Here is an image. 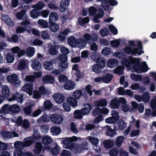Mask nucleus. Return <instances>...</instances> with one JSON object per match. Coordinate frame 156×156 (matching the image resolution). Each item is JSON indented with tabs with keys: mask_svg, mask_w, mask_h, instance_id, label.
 Masks as SVG:
<instances>
[{
	"mask_svg": "<svg viewBox=\"0 0 156 156\" xmlns=\"http://www.w3.org/2000/svg\"><path fill=\"white\" fill-rule=\"evenodd\" d=\"M122 65L128 68L132 66V68L137 73H141L147 72L148 70L146 62H144L142 64H145L146 67H144L141 64L139 58H133L129 56L128 58L125 57L122 58L121 61Z\"/></svg>",
	"mask_w": 156,
	"mask_h": 156,
	"instance_id": "nucleus-1",
	"label": "nucleus"
},
{
	"mask_svg": "<svg viewBox=\"0 0 156 156\" xmlns=\"http://www.w3.org/2000/svg\"><path fill=\"white\" fill-rule=\"evenodd\" d=\"M84 107L80 110H76L74 112V118L80 119L83 118V115H86L88 114L93 108V105L89 103L84 105Z\"/></svg>",
	"mask_w": 156,
	"mask_h": 156,
	"instance_id": "nucleus-2",
	"label": "nucleus"
},
{
	"mask_svg": "<svg viewBox=\"0 0 156 156\" xmlns=\"http://www.w3.org/2000/svg\"><path fill=\"white\" fill-rule=\"evenodd\" d=\"M60 62L58 63L59 68L62 71H65L68 67V63L67 62L68 57L66 55L60 54L58 56Z\"/></svg>",
	"mask_w": 156,
	"mask_h": 156,
	"instance_id": "nucleus-3",
	"label": "nucleus"
},
{
	"mask_svg": "<svg viewBox=\"0 0 156 156\" xmlns=\"http://www.w3.org/2000/svg\"><path fill=\"white\" fill-rule=\"evenodd\" d=\"M124 52L127 54H131L136 56L137 54L138 55L144 53V51H138V49L136 48H132L129 46H127L124 48Z\"/></svg>",
	"mask_w": 156,
	"mask_h": 156,
	"instance_id": "nucleus-4",
	"label": "nucleus"
},
{
	"mask_svg": "<svg viewBox=\"0 0 156 156\" xmlns=\"http://www.w3.org/2000/svg\"><path fill=\"white\" fill-rule=\"evenodd\" d=\"M96 54H98V53L94 52L91 56L96 60V64L101 68L103 69L104 68L105 64V60L103 58H101L100 56L96 55Z\"/></svg>",
	"mask_w": 156,
	"mask_h": 156,
	"instance_id": "nucleus-5",
	"label": "nucleus"
},
{
	"mask_svg": "<svg viewBox=\"0 0 156 156\" xmlns=\"http://www.w3.org/2000/svg\"><path fill=\"white\" fill-rule=\"evenodd\" d=\"M34 85V84L32 82L27 83L22 87V89L23 91L28 93L30 95H31L33 93Z\"/></svg>",
	"mask_w": 156,
	"mask_h": 156,
	"instance_id": "nucleus-6",
	"label": "nucleus"
},
{
	"mask_svg": "<svg viewBox=\"0 0 156 156\" xmlns=\"http://www.w3.org/2000/svg\"><path fill=\"white\" fill-rule=\"evenodd\" d=\"M6 79L9 82L12 83L15 85L20 83V81L18 79V77L15 74L13 73L7 76Z\"/></svg>",
	"mask_w": 156,
	"mask_h": 156,
	"instance_id": "nucleus-7",
	"label": "nucleus"
},
{
	"mask_svg": "<svg viewBox=\"0 0 156 156\" xmlns=\"http://www.w3.org/2000/svg\"><path fill=\"white\" fill-rule=\"evenodd\" d=\"M88 143L87 141H83L80 144H76L75 146V151L78 153H80L86 150H87Z\"/></svg>",
	"mask_w": 156,
	"mask_h": 156,
	"instance_id": "nucleus-8",
	"label": "nucleus"
},
{
	"mask_svg": "<svg viewBox=\"0 0 156 156\" xmlns=\"http://www.w3.org/2000/svg\"><path fill=\"white\" fill-rule=\"evenodd\" d=\"M50 118L53 122L57 124L61 123L63 120V118L61 115L56 114L51 115Z\"/></svg>",
	"mask_w": 156,
	"mask_h": 156,
	"instance_id": "nucleus-9",
	"label": "nucleus"
},
{
	"mask_svg": "<svg viewBox=\"0 0 156 156\" xmlns=\"http://www.w3.org/2000/svg\"><path fill=\"white\" fill-rule=\"evenodd\" d=\"M2 94L3 95H0V104L4 100L5 98H6L9 96V90L7 86H4L2 90Z\"/></svg>",
	"mask_w": 156,
	"mask_h": 156,
	"instance_id": "nucleus-10",
	"label": "nucleus"
},
{
	"mask_svg": "<svg viewBox=\"0 0 156 156\" xmlns=\"http://www.w3.org/2000/svg\"><path fill=\"white\" fill-rule=\"evenodd\" d=\"M52 97L55 102L58 104L63 103L65 99L64 95L62 94H55L53 95Z\"/></svg>",
	"mask_w": 156,
	"mask_h": 156,
	"instance_id": "nucleus-11",
	"label": "nucleus"
},
{
	"mask_svg": "<svg viewBox=\"0 0 156 156\" xmlns=\"http://www.w3.org/2000/svg\"><path fill=\"white\" fill-rule=\"evenodd\" d=\"M43 83L46 84H53L55 81V77L51 75H46L42 77Z\"/></svg>",
	"mask_w": 156,
	"mask_h": 156,
	"instance_id": "nucleus-12",
	"label": "nucleus"
},
{
	"mask_svg": "<svg viewBox=\"0 0 156 156\" xmlns=\"http://www.w3.org/2000/svg\"><path fill=\"white\" fill-rule=\"evenodd\" d=\"M76 87V84L74 83L71 80H68L64 84V89L67 90H72Z\"/></svg>",
	"mask_w": 156,
	"mask_h": 156,
	"instance_id": "nucleus-13",
	"label": "nucleus"
},
{
	"mask_svg": "<svg viewBox=\"0 0 156 156\" xmlns=\"http://www.w3.org/2000/svg\"><path fill=\"white\" fill-rule=\"evenodd\" d=\"M2 20L9 26L13 27L14 26L13 22L11 18L6 14H2Z\"/></svg>",
	"mask_w": 156,
	"mask_h": 156,
	"instance_id": "nucleus-14",
	"label": "nucleus"
},
{
	"mask_svg": "<svg viewBox=\"0 0 156 156\" xmlns=\"http://www.w3.org/2000/svg\"><path fill=\"white\" fill-rule=\"evenodd\" d=\"M70 0H62L60 3L59 9L61 12H63L65 11L66 8L64 6H68L69 5Z\"/></svg>",
	"mask_w": 156,
	"mask_h": 156,
	"instance_id": "nucleus-15",
	"label": "nucleus"
},
{
	"mask_svg": "<svg viewBox=\"0 0 156 156\" xmlns=\"http://www.w3.org/2000/svg\"><path fill=\"white\" fill-rule=\"evenodd\" d=\"M94 105L96 107H104L108 105L107 101L105 98H102L94 102Z\"/></svg>",
	"mask_w": 156,
	"mask_h": 156,
	"instance_id": "nucleus-16",
	"label": "nucleus"
},
{
	"mask_svg": "<svg viewBox=\"0 0 156 156\" xmlns=\"http://www.w3.org/2000/svg\"><path fill=\"white\" fill-rule=\"evenodd\" d=\"M78 140V137L76 136H73L64 139L62 141L63 144L65 145H68L71 143L76 141Z\"/></svg>",
	"mask_w": 156,
	"mask_h": 156,
	"instance_id": "nucleus-17",
	"label": "nucleus"
},
{
	"mask_svg": "<svg viewBox=\"0 0 156 156\" xmlns=\"http://www.w3.org/2000/svg\"><path fill=\"white\" fill-rule=\"evenodd\" d=\"M58 45L53 44L49 47L48 50L49 53L51 55H54L57 54L58 49L59 48Z\"/></svg>",
	"mask_w": 156,
	"mask_h": 156,
	"instance_id": "nucleus-18",
	"label": "nucleus"
},
{
	"mask_svg": "<svg viewBox=\"0 0 156 156\" xmlns=\"http://www.w3.org/2000/svg\"><path fill=\"white\" fill-rule=\"evenodd\" d=\"M26 10L23 9L20 11L17 12L16 16L18 20H24L25 18H27V16L26 14Z\"/></svg>",
	"mask_w": 156,
	"mask_h": 156,
	"instance_id": "nucleus-19",
	"label": "nucleus"
},
{
	"mask_svg": "<svg viewBox=\"0 0 156 156\" xmlns=\"http://www.w3.org/2000/svg\"><path fill=\"white\" fill-rule=\"evenodd\" d=\"M50 25L48 27L49 30L52 32H55L58 31L60 27L59 24L55 22L49 23Z\"/></svg>",
	"mask_w": 156,
	"mask_h": 156,
	"instance_id": "nucleus-20",
	"label": "nucleus"
},
{
	"mask_svg": "<svg viewBox=\"0 0 156 156\" xmlns=\"http://www.w3.org/2000/svg\"><path fill=\"white\" fill-rule=\"evenodd\" d=\"M58 19L57 13L54 12H51L50 14L49 19V23L55 22Z\"/></svg>",
	"mask_w": 156,
	"mask_h": 156,
	"instance_id": "nucleus-21",
	"label": "nucleus"
},
{
	"mask_svg": "<svg viewBox=\"0 0 156 156\" xmlns=\"http://www.w3.org/2000/svg\"><path fill=\"white\" fill-rule=\"evenodd\" d=\"M43 147L41 143L37 142L33 150L34 152L36 154H39L41 151Z\"/></svg>",
	"mask_w": 156,
	"mask_h": 156,
	"instance_id": "nucleus-22",
	"label": "nucleus"
},
{
	"mask_svg": "<svg viewBox=\"0 0 156 156\" xmlns=\"http://www.w3.org/2000/svg\"><path fill=\"white\" fill-rule=\"evenodd\" d=\"M33 69L36 70H40L41 68V65L40 62L37 60L33 61L31 65Z\"/></svg>",
	"mask_w": 156,
	"mask_h": 156,
	"instance_id": "nucleus-23",
	"label": "nucleus"
},
{
	"mask_svg": "<svg viewBox=\"0 0 156 156\" xmlns=\"http://www.w3.org/2000/svg\"><path fill=\"white\" fill-rule=\"evenodd\" d=\"M67 101L72 107H75L77 106V101L74 97H68L67 98Z\"/></svg>",
	"mask_w": 156,
	"mask_h": 156,
	"instance_id": "nucleus-24",
	"label": "nucleus"
},
{
	"mask_svg": "<svg viewBox=\"0 0 156 156\" xmlns=\"http://www.w3.org/2000/svg\"><path fill=\"white\" fill-rule=\"evenodd\" d=\"M110 105L112 108H118L120 106V104L118 99L115 98L112 99L110 102Z\"/></svg>",
	"mask_w": 156,
	"mask_h": 156,
	"instance_id": "nucleus-25",
	"label": "nucleus"
},
{
	"mask_svg": "<svg viewBox=\"0 0 156 156\" xmlns=\"http://www.w3.org/2000/svg\"><path fill=\"white\" fill-rule=\"evenodd\" d=\"M12 100H16L17 102L21 103L23 102V96L20 94L18 93H16V94L12 96Z\"/></svg>",
	"mask_w": 156,
	"mask_h": 156,
	"instance_id": "nucleus-26",
	"label": "nucleus"
},
{
	"mask_svg": "<svg viewBox=\"0 0 156 156\" xmlns=\"http://www.w3.org/2000/svg\"><path fill=\"white\" fill-rule=\"evenodd\" d=\"M125 140V137L123 136H118L116 137L115 142V144L117 147H120Z\"/></svg>",
	"mask_w": 156,
	"mask_h": 156,
	"instance_id": "nucleus-27",
	"label": "nucleus"
},
{
	"mask_svg": "<svg viewBox=\"0 0 156 156\" xmlns=\"http://www.w3.org/2000/svg\"><path fill=\"white\" fill-rule=\"evenodd\" d=\"M118 64V60L115 59H110L108 62L107 65L108 67L113 68L117 66Z\"/></svg>",
	"mask_w": 156,
	"mask_h": 156,
	"instance_id": "nucleus-28",
	"label": "nucleus"
},
{
	"mask_svg": "<svg viewBox=\"0 0 156 156\" xmlns=\"http://www.w3.org/2000/svg\"><path fill=\"white\" fill-rule=\"evenodd\" d=\"M116 133L115 130L112 129L110 126H108L107 127V130L106 132V135L109 136L113 137L116 134Z\"/></svg>",
	"mask_w": 156,
	"mask_h": 156,
	"instance_id": "nucleus-29",
	"label": "nucleus"
},
{
	"mask_svg": "<svg viewBox=\"0 0 156 156\" xmlns=\"http://www.w3.org/2000/svg\"><path fill=\"white\" fill-rule=\"evenodd\" d=\"M103 82L105 83H108L110 82L113 78L112 75L109 73H106L103 75Z\"/></svg>",
	"mask_w": 156,
	"mask_h": 156,
	"instance_id": "nucleus-30",
	"label": "nucleus"
},
{
	"mask_svg": "<svg viewBox=\"0 0 156 156\" xmlns=\"http://www.w3.org/2000/svg\"><path fill=\"white\" fill-rule=\"evenodd\" d=\"M7 41L13 43H18L19 41L18 35L16 34H13L11 37H7Z\"/></svg>",
	"mask_w": 156,
	"mask_h": 156,
	"instance_id": "nucleus-31",
	"label": "nucleus"
},
{
	"mask_svg": "<svg viewBox=\"0 0 156 156\" xmlns=\"http://www.w3.org/2000/svg\"><path fill=\"white\" fill-rule=\"evenodd\" d=\"M51 132L53 135H58L61 132V129L60 127L54 126L51 129Z\"/></svg>",
	"mask_w": 156,
	"mask_h": 156,
	"instance_id": "nucleus-32",
	"label": "nucleus"
},
{
	"mask_svg": "<svg viewBox=\"0 0 156 156\" xmlns=\"http://www.w3.org/2000/svg\"><path fill=\"white\" fill-rule=\"evenodd\" d=\"M17 68L19 70H23L27 68V64L24 60L20 61L18 66Z\"/></svg>",
	"mask_w": 156,
	"mask_h": 156,
	"instance_id": "nucleus-33",
	"label": "nucleus"
},
{
	"mask_svg": "<svg viewBox=\"0 0 156 156\" xmlns=\"http://www.w3.org/2000/svg\"><path fill=\"white\" fill-rule=\"evenodd\" d=\"M52 62L46 61L43 64V67L46 70H51L53 68Z\"/></svg>",
	"mask_w": 156,
	"mask_h": 156,
	"instance_id": "nucleus-34",
	"label": "nucleus"
},
{
	"mask_svg": "<svg viewBox=\"0 0 156 156\" xmlns=\"http://www.w3.org/2000/svg\"><path fill=\"white\" fill-rule=\"evenodd\" d=\"M117 124L120 130H123L127 127V123L122 119L119 120Z\"/></svg>",
	"mask_w": 156,
	"mask_h": 156,
	"instance_id": "nucleus-35",
	"label": "nucleus"
},
{
	"mask_svg": "<svg viewBox=\"0 0 156 156\" xmlns=\"http://www.w3.org/2000/svg\"><path fill=\"white\" fill-rule=\"evenodd\" d=\"M124 69L125 67L123 65L119 66L115 68L114 73L120 75H122L123 74V70Z\"/></svg>",
	"mask_w": 156,
	"mask_h": 156,
	"instance_id": "nucleus-36",
	"label": "nucleus"
},
{
	"mask_svg": "<svg viewBox=\"0 0 156 156\" xmlns=\"http://www.w3.org/2000/svg\"><path fill=\"white\" fill-rule=\"evenodd\" d=\"M20 110V107L17 105L14 104L10 106V112L14 113H18Z\"/></svg>",
	"mask_w": 156,
	"mask_h": 156,
	"instance_id": "nucleus-37",
	"label": "nucleus"
},
{
	"mask_svg": "<svg viewBox=\"0 0 156 156\" xmlns=\"http://www.w3.org/2000/svg\"><path fill=\"white\" fill-rule=\"evenodd\" d=\"M60 152V147L57 144L55 145L51 151V153L54 155H57Z\"/></svg>",
	"mask_w": 156,
	"mask_h": 156,
	"instance_id": "nucleus-38",
	"label": "nucleus"
},
{
	"mask_svg": "<svg viewBox=\"0 0 156 156\" xmlns=\"http://www.w3.org/2000/svg\"><path fill=\"white\" fill-rule=\"evenodd\" d=\"M103 145L106 148L110 149L114 146V142L111 140H105L103 142Z\"/></svg>",
	"mask_w": 156,
	"mask_h": 156,
	"instance_id": "nucleus-39",
	"label": "nucleus"
},
{
	"mask_svg": "<svg viewBox=\"0 0 156 156\" xmlns=\"http://www.w3.org/2000/svg\"><path fill=\"white\" fill-rule=\"evenodd\" d=\"M52 141V138L48 136H46L44 137L42 140V143L44 145H47L50 144Z\"/></svg>",
	"mask_w": 156,
	"mask_h": 156,
	"instance_id": "nucleus-40",
	"label": "nucleus"
},
{
	"mask_svg": "<svg viewBox=\"0 0 156 156\" xmlns=\"http://www.w3.org/2000/svg\"><path fill=\"white\" fill-rule=\"evenodd\" d=\"M69 44L71 46H75L77 44V40L73 36L69 37L67 40Z\"/></svg>",
	"mask_w": 156,
	"mask_h": 156,
	"instance_id": "nucleus-41",
	"label": "nucleus"
},
{
	"mask_svg": "<svg viewBox=\"0 0 156 156\" xmlns=\"http://www.w3.org/2000/svg\"><path fill=\"white\" fill-rule=\"evenodd\" d=\"M23 21L20 23V25L22 26H24V28L26 29H29L30 28L29 26L31 23V22L29 20H27V18H25L24 20H22Z\"/></svg>",
	"mask_w": 156,
	"mask_h": 156,
	"instance_id": "nucleus-42",
	"label": "nucleus"
},
{
	"mask_svg": "<svg viewBox=\"0 0 156 156\" xmlns=\"http://www.w3.org/2000/svg\"><path fill=\"white\" fill-rule=\"evenodd\" d=\"M40 14L39 11L38 9H33L30 13V16L31 18H35L37 17Z\"/></svg>",
	"mask_w": 156,
	"mask_h": 156,
	"instance_id": "nucleus-43",
	"label": "nucleus"
},
{
	"mask_svg": "<svg viewBox=\"0 0 156 156\" xmlns=\"http://www.w3.org/2000/svg\"><path fill=\"white\" fill-rule=\"evenodd\" d=\"M34 141V139L31 137L25 138L24 141V144L26 147L30 146Z\"/></svg>",
	"mask_w": 156,
	"mask_h": 156,
	"instance_id": "nucleus-44",
	"label": "nucleus"
},
{
	"mask_svg": "<svg viewBox=\"0 0 156 156\" xmlns=\"http://www.w3.org/2000/svg\"><path fill=\"white\" fill-rule=\"evenodd\" d=\"M44 106L45 109L50 110L51 108L53 105L50 101L47 100L45 101L44 102Z\"/></svg>",
	"mask_w": 156,
	"mask_h": 156,
	"instance_id": "nucleus-45",
	"label": "nucleus"
},
{
	"mask_svg": "<svg viewBox=\"0 0 156 156\" xmlns=\"http://www.w3.org/2000/svg\"><path fill=\"white\" fill-rule=\"evenodd\" d=\"M83 92L81 90H76L73 92L72 96L76 99L78 100L80 98Z\"/></svg>",
	"mask_w": 156,
	"mask_h": 156,
	"instance_id": "nucleus-46",
	"label": "nucleus"
},
{
	"mask_svg": "<svg viewBox=\"0 0 156 156\" xmlns=\"http://www.w3.org/2000/svg\"><path fill=\"white\" fill-rule=\"evenodd\" d=\"M6 60L8 63H11L14 60V56L13 54L11 53H8L6 56Z\"/></svg>",
	"mask_w": 156,
	"mask_h": 156,
	"instance_id": "nucleus-47",
	"label": "nucleus"
},
{
	"mask_svg": "<svg viewBox=\"0 0 156 156\" xmlns=\"http://www.w3.org/2000/svg\"><path fill=\"white\" fill-rule=\"evenodd\" d=\"M130 77L132 80L136 81H140L142 79V75L134 73H132L131 74Z\"/></svg>",
	"mask_w": 156,
	"mask_h": 156,
	"instance_id": "nucleus-48",
	"label": "nucleus"
},
{
	"mask_svg": "<svg viewBox=\"0 0 156 156\" xmlns=\"http://www.w3.org/2000/svg\"><path fill=\"white\" fill-rule=\"evenodd\" d=\"M77 44L81 48H84L86 45L87 42L83 38H80L77 40Z\"/></svg>",
	"mask_w": 156,
	"mask_h": 156,
	"instance_id": "nucleus-49",
	"label": "nucleus"
},
{
	"mask_svg": "<svg viewBox=\"0 0 156 156\" xmlns=\"http://www.w3.org/2000/svg\"><path fill=\"white\" fill-rule=\"evenodd\" d=\"M1 135L2 137L5 139L10 138L12 136L11 132L6 130H4L1 132Z\"/></svg>",
	"mask_w": 156,
	"mask_h": 156,
	"instance_id": "nucleus-50",
	"label": "nucleus"
},
{
	"mask_svg": "<svg viewBox=\"0 0 156 156\" xmlns=\"http://www.w3.org/2000/svg\"><path fill=\"white\" fill-rule=\"evenodd\" d=\"M34 48L32 47H29L26 51L27 55L28 56L30 57L32 56L34 54Z\"/></svg>",
	"mask_w": 156,
	"mask_h": 156,
	"instance_id": "nucleus-51",
	"label": "nucleus"
},
{
	"mask_svg": "<svg viewBox=\"0 0 156 156\" xmlns=\"http://www.w3.org/2000/svg\"><path fill=\"white\" fill-rule=\"evenodd\" d=\"M38 23L44 28L48 27L49 25L47 21L41 19H39L38 21Z\"/></svg>",
	"mask_w": 156,
	"mask_h": 156,
	"instance_id": "nucleus-52",
	"label": "nucleus"
},
{
	"mask_svg": "<svg viewBox=\"0 0 156 156\" xmlns=\"http://www.w3.org/2000/svg\"><path fill=\"white\" fill-rule=\"evenodd\" d=\"M10 106L7 104H5L3 105L2 108V109H0V111L2 113H7L9 112H10Z\"/></svg>",
	"mask_w": 156,
	"mask_h": 156,
	"instance_id": "nucleus-53",
	"label": "nucleus"
},
{
	"mask_svg": "<svg viewBox=\"0 0 156 156\" xmlns=\"http://www.w3.org/2000/svg\"><path fill=\"white\" fill-rule=\"evenodd\" d=\"M49 121V120L48 118V115L46 114H44L37 120V122H47Z\"/></svg>",
	"mask_w": 156,
	"mask_h": 156,
	"instance_id": "nucleus-54",
	"label": "nucleus"
},
{
	"mask_svg": "<svg viewBox=\"0 0 156 156\" xmlns=\"http://www.w3.org/2000/svg\"><path fill=\"white\" fill-rule=\"evenodd\" d=\"M83 37L87 43L89 44H91V35L90 34L88 33H86L83 35Z\"/></svg>",
	"mask_w": 156,
	"mask_h": 156,
	"instance_id": "nucleus-55",
	"label": "nucleus"
},
{
	"mask_svg": "<svg viewBox=\"0 0 156 156\" xmlns=\"http://www.w3.org/2000/svg\"><path fill=\"white\" fill-rule=\"evenodd\" d=\"M90 21L88 17H86L84 18L80 17L79 19V23L80 25H83L88 23Z\"/></svg>",
	"mask_w": 156,
	"mask_h": 156,
	"instance_id": "nucleus-56",
	"label": "nucleus"
},
{
	"mask_svg": "<svg viewBox=\"0 0 156 156\" xmlns=\"http://www.w3.org/2000/svg\"><path fill=\"white\" fill-rule=\"evenodd\" d=\"M119 153L118 149L117 148H114L111 149L109 151L110 156H117Z\"/></svg>",
	"mask_w": 156,
	"mask_h": 156,
	"instance_id": "nucleus-57",
	"label": "nucleus"
},
{
	"mask_svg": "<svg viewBox=\"0 0 156 156\" xmlns=\"http://www.w3.org/2000/svg\"><path fill=\"white\" fill-rule=\"evenodd\" d=\"M110 43L111 46L114 48L118 47L120 44L118 40H114L110 41Z\"/></svg>",
	"mask_w": 156,
	"mask_h": 156,
	"instance_id": "nucleus-58",
	"label": "nucleus"
},
{
	"mask_svg": "<svg viewBox=\"0 0 156 156\" xmlns=\"http://www.w3.org/2000/svg\"><path fill=\"white\" fill-rule=\"evenodd\" d=\"M32 105H30L24 107L23 108V110L24 113L27 115H29L30 114L31 111Z\"/></svg>",
	"mask_w": 156,
	"mask_h": 156,
	"instance_id": "nucleus-59",
	"label": "nucleus"
},
{
	"mask_svg": "<svg viewBox=\"0 0 156 156\" xmlns=\"http://www.w3.org/2000/svg\"><path fill=\"white\" fill-rule=\"evenodd\" d=\"M97 10V9L95 7L93 6L90 7L88 9L89 14L90 16H94L96 13Z\"/></svg>",
	"mask_w": 156,
	"mask_h": 156,
	"instance_id": "nucleus-60",
	"label": "nucleus"
},
{
	"mask_svg": "<svg viewBox=\"0 0 156 156\" xmlns=\"http://www.w3.org/2000/svg\"><path fill=\"white\" fill-rule=\"evenodd\" d=\"M92 115L94 116H96L101 114L100 108L98 107H97L92 110Z\"/></svg>",
	"mask_w": 156,
	"mask_h": 156,
	"instance_id": "nucleus-61",
	"label": "nucleus"
},
{
	"mask_svg": "<svg viewBox=\"0 0 156 156\" xmlns=\"http://www.w3.org/2000/svg\"><path fill=\"white\" fill-rule=\"evenodd\" d=\"M102 69L99 66H98L96 64L94 65L92 67V69L93 71L96 73H101V69Z\"/></svg>",
	"mask_w": 156,
	"mask_h": 156,
	"instance_id": "nucleus-62",
	"label": "nucleus"
},
{
	"mask_svg": "<svg viewBox=\"0 0 156 156\" xmlns=\"http://www.w3.org/2000/svg\"><path fill=\"white\" fill-rule=\"evenodd\" d=\"M117 121V119L112 117L108 118L105 119V122L106 123L109 124L115 123Z\"/></svg>",
	"mask_w": 156,
	"mask_h": 156,
	"instance_id": "nucleus-63",
	"label": "nucleus"
},
{
	"mask_svg": "<svg viewBox=\"0 0 156 156\" xmlns=\"http://www.w3.org/2000/svg\"><path fill=\"white\" fill-rule=\"evenodd\" d=\"M108 28L110 31L114 35H115L118 34V30L113 25H109Z\"/></svg>",
	"mask_w": 156,
	"mask_h": 156,
	"instance_id": "nucleus-64",
	"label": "nucleus"
}]
</instances>
